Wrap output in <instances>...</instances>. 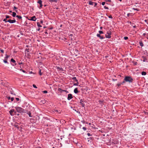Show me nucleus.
I'll list each match as a JSON object with an SVG mask.
<instances>
[{
  "mask_svg": "<svg viewBox=\"0 0 148 148\" xmlns=\"http://www.w3.org/2000/svg\"><path fill=\"white\" fill-rule=\"evenodd\" d=\"M15 108L16 109L17 112H18L21 113H26L27 112V110H26L21 107H16Z\"/></svg>",
  "mask_w": 148,
  "mask_h": 148,
  "instance_id": "1",
  "label": "nucleus"
},
{
  "mask_svg": "<svg viewBox=\"0 0 148 148\" xmlns=\"http://www.w3.org/2000/svg\"><path fill=\"white\" fill-rule=\"evenodd\" d=\"M111 32L110 31H108L106 34L105 35L106 37L107 38H111Z\"/></svg>",
  "mask_w": 148,
  "mask_h": 148,
  "instance_id": "2",
  "label": "nucleus"
},
{
  "mask_svg": "<svg viewBox=\"0 0 148 148\" xmlns=\"http://www.w3.org/2000/svg\"><path fill=\"white\" fill-rule=\"evenodd\" d=\"M130 24L131 26H130V29L131 28L132 29L134 30V29L136 27V25L133 23H132L131 22H130Z\"/></svg>",
  "mask_w": 148,
  "mask_h": 148,
  "instance_id": "3",
  "label": "nucleus"
},
{
  "mask_svg": "<svg viewBox=\"0 0 148 148\" xmlns=\"http://www.w3.org/2000/svg\"><path fill=\"white\" fill-rule=\"evenodd\" d=\"M37 3H39L40 5L39 7H38H38L40 9H41L42 6V1L41 0H39L37 2Z\"/></svg>",
  "mask_w": 148,
  "mask_h": 148,
  "instance_id": "4",
  "label": "nucleus"
},
{
  "mask_svg": "<svg viewBox=\"0 0 148 148\" xmlns=\"http://www.w3.org/2000/svg\"><path fill=\"white\" fill-rule=\"evenodd\" d=\"M80 103L82 107H84L85 105L84 103V101L83 99H81L80 100Z\"/></svg>",
  "mask_w": 148,
  "mask_h": 148,
  "instance_id": "5",
  "label": "nucleus"
},
{
  "mask_svg": "<svg viewBox=\"0 0 148 148\" xmlns=\"http://www.w3.org/2000/svg\"><path fill=\"white\" fill-rule=\"evenodd\" d=\"M11 62L12 63L14 64H12V63H11V64L12 65L14 66L16 64V61L13 58H12L11 59Z\"/></svg>",
  "mask_w": 148,
  "mask_h": 148,
  "instance_id": "6",
  "label": "nucleus"
},
{
  "mask_svg": "<svg viewBox=\"0 0 148 148\" xmlns=\"http://www.w3.org/2000/svg\"><path fill=\"white\" fill-rule=\"evenodd\" d=\"M73 98L72 95L71 94H69L68 95L67 99L69 100Z\"/></svg>",
  "mask_w": 148,
  "mask_h": 148,
  "instance_id": "7",
  "label": "nucleus"
},
{
  "mask_svg": "<svg viewBox=\"0 0 148 148\" xmlns=\"http://www.w3.org/2000/svg\"><path fill=\"white\" fill-rule=\"evenodd\" d=\"M97 36L99 38L101 39H103L104 38V37L103 36H101L100 34H97Z\"/></svg>",
  "mask_w": 148,
  "mask_h": 148,
  "instance_id": "8",
  "label": "nucleus"
},
{
  "mask_svg": "<svg viewBox=\"0 0 148 148\" xmlns=\"http://www.w3.org/2000/svg\"><path fill=\"white\" fill-rule=\"evenodd\" d=\"M36 20V16H33L32 17H31V18L30 19H29V20L30 21H35Z\"/></svg>",
  "mask_w": 148,
  "mask_h": 148,
  "instance_id": "9",
  "label": "nucleus"
},
{
  "mask_svg": "<svg viewBox=\"0 0 148 148\" xmlns=\"http://www.w3.org/2000/svg\"><path fill=\"white\" fill-rule=\"evenodd\" d=\"M7 21L10 23H13L16 22V21L15 20H12L11 19H9Z\"/></svg>",
  "mask_w": 148,
  "mask_h": 148,
  "instance_id": "10",
  "label": "nucleus"
},
{
  "mask_svg": "<svg viewBox=\"0 0 148 148\" xmlns=\"http://www.w3.org/2000/svg\"><path fill=\"white\" fill-rule=\"evenodd\" d=\"M124 82H130V76H126L124 78Z\"/></svg>",
  "mask_w": 148,
  "mask_h": 148,
  "instance_id": "11",
  "label": "nucleus"
},
{
  "mask_svg": "<svg viewBox=\"0 0 148 148\" xmlns=\"http://www.w3.org/2000/svg\"><path fill=\"white\" fill-rule=\"evenodd\" d=\"M14 112V110L13 109H11L10 111L9 112L10 114L12 115L13 116L14 115V114L13 113Z\"/></svg>",
  "mask_w": 148,
  "mask_h": 148,
  "instance_id": "12",
  "label": "nucleus"
},
{
  "mask_svg": "<svg viewBox=\"0 0 148 148\" xmlns=\"http://www.w3.org/2000/svg\"><path fill=\"white\" fill-rule=\"evenodd\" d=\"M74 92L75 94H77L78 92L79 91L78 90L77 88H76L74 89Z\"/></svg>",
  "mask_w": 148,
  "mask_h": 148,
  "instance_id": "13",
  "label": "nucleus"
},
{
  "mask_svg": "<svg viewBox=\"0 0 148 148\" xmlns=\"http://www.w3.org/2000/svg\"><path fill=\"white\" fill-rule=\"evenodd\" d=\"M56 69H57L60 70L61 71H63V70L62 68L58 66L56 67Z\"/></svg>",
  "mask_w": 148,
  "mask_h": 148,
  "instance_id": "14",
  "label": "nucleus"
},
{
  "mask_svg": "<svg viewBox=\"0 0 148 148\" xmlns=\"http://www.w3.org/2000/svg\"><path fill=\"white\" fill-rule=\"evenodd\" d=\"M58 0H49V1L51 3H57L58 2Z\"/></svg>",
  "mask_w": 148,
  "mask_h": 148,
  "instance_id": "15",
  "label": "nucleus"
},
{
  "mask_svg": "<svg viewBox=\"0 0 148 148\" xmlns=\"http://www.w3.org/2000/svg\"><path fill=\"white\" fill-rule=\"evenodd\" d=\"M58 90L60 92H62V91H63L66 92H68V91H67L66 90H63L62 89H61L60 88H59L58 89Z\"/></svg>",
  "mask_w": 148,
  "mask_h": 148,
  "instance_id": "16",
  "label": "nucleus"
},
{
  "mask_svg": "<svg viewBox=\"0 0 148 148\" xmlns=\"http://www.w3.org/2000/svg\"><path fill=\"white\" fill-rule=\"evenodd\" d=\"M94 2L92 1H89V4L90 5H94Z\"/></svg>",
  "mask_w": 148,
  "mask_h": 148,
  "instance_id": "17",
  "label": "nucleus"
},
{
  "mask_svg": "<svg viewBox=\"0 0 148 148\" xmlns=\"http://www.w3.org/2000/svg\"><path fill=\"white\" fill-rule=\"evenodd\" d=\"M99 104L102 106V103L103 102V101L100 100H99Z\"/></svg>",
  "mask_w": 148,
  "mask_h": 148,
  "instance_id": "18",
  "label": "nucleus"
},
{
  "mask_svg": "<svg viewBox=\"0 0 148 148\" xmlns=\"http://www.w3.org/2000/svg\"><path fill=\"white\" fill-rule=\"evenodd\" d=\"M27 113L29 115V117H32V116L31 115V113L30 112H29Z\"/></svg>",
  "mask_w": 148,
  "mask_h": 148,
  "instance_id": "19",
  "label": "nucleus"
},
{
  "mask_svg": "<svg viewBox=\"0 0 148 148\" xmlns=\"http://www.w3.org/2000/svg\"><path fill=\"white\" fill-rule=\"evenodd\" d=\"M16 17L19 19H21L22 18V17L21 16L19 15H17L16 16Z\"/></svg>",
  "mask_w": 148,
  "mask_h": 148,
  "instance_id": "20",
  "label": "nucleus"
},
{
  "mask_svg": "<svg viewBox=\"0 0 148 148\" xmlns=\"http://www.w3.org/2000/svg\"><path fill=\"white\" fill-rule=\"evenodd\" d=\"M16 15V14L15 12H12V16L13 17H15Z\"/></svg>",
  "mask_w": 148,
  "mask_h": 148,
  "instance_id": "21",
  "label": "nucleus"
},
{
  "mask_svg": "<svg viewBox=\"0 0 148 148\" xmlns=\"http://www.w3.org/2000/svg\"><path fill=\"white\" fill-rule=\"evenodd\" d=\"M125 83V82L124 81H123V82H122V83H119L118 84H117V86H120L121 84H123L124 83Z\"/></svg>",
  "mask_w": 148,
  "mask_h": 148,
  "instance_id": "22",
  "label": "nucleus"
},
{
  "mask_svg": "<svg viewBox=\"0 0 148 148\" xmlns=\"http://www.w3.org/2000/svg\"><path fill=\"white\" fill-rule=\"evenodd\" d=\"M3 62H4V63L8 64V62L7 61L6 59H4L3 60Z\"/></svg>",
  "mask_w": 148,
  "mask_h": 148,
  "instance_id": "23",
  "label": "nucleus"
},
{
  "mask_svg": "<svg viewBox=\"0 0 148 148\" xmlns=\"http://www.w3.org/2000/svg\"><path fill=\"white\" fill-rule=\"evenodd\" d=\"M141 74L142 75H145L146 74V72L143 71L142 72Z\"/></svg>",
  "mask_w": 148,
  "mask_h": 148,
  "instance_id": "24",
  "label": "nucleus"
},
{
  "mask_svg": "<svg viewBox=\"0 0 148 148\" xmlns=\"http://www.w3.org/2000/svg\"><path fill=\"white\" fill-rule=\"evenodd\" d=\"M37 26L38 27H42V26L40 25V23L39 22L37 23Z\"/></svg>",
  "mask_w": 148,
  "mask_h": 148,
  "instance_id": "25",
  "label": "nucleus"
},
{
  "mask_svg": "<svg viewBox=\"0 0 148 148\" xmlns=\"http://www.w3.org/2000/svg\"><path fill=\"white\" fill-rule=\"evenodd\" d=\"M5 55L6 56L5 57L4 59L7 60L9 57V56L7 55L6 54Z\"/></svg>",
  "mask_w": 148,
  "mask_h": 148,
  "instance_id": "26",
  "label": "nucleus"
},
{
  "mask_svg": "<svg viewBox=\"0 0 148 148\" xmlns=\"http://www.w3.org/2000/svg\"><path fill=\"white\" fill-rule=\"evenodd\" d=\"M99 34H100V35L103 34V32L102 31H99Z\"/></svg>",
  "mask_w": 148,
  "mask_h": 148,
  "instance_id": "27",
  "label": "nucleus"
},
{
  "mask_svg": "<svg viewBox=\"0 0 148 148\" xmlns=\"http://www.w3.org/2000/svg\"><path fill=\"white\" fill-rule=\"evenodd\" d=\"M14 9L15 10V11L16 12H17V7H16L15 6H14Z\"/></svg>",
  "mask_w": 148,
  "mask_h": 148,
  "instance_id": "28",
  "label": "nucleus"
},
{
  "mask_svg": "<svg viewBox=\"0 0 148 148\" xmlns=\"http://www.w3.org/2000/svg\"><path fill=\"white\" fill-rule=\"evenodd\" d=\"M41 69H40L39 71V74L40 75H42V73H41Z\"/></svg>",
  "mask_w": 148,
  "mask_h": 148,
  "instance_id": "29",
  "label": "nucleus"
},
{
  "mask_svg": "<svg viewBox=\"0 0 148 148\" xmlns=\"http://www.w3.org/2000/svg\"><path fill=\"white\" fill-rule=\"evenodd\" d=\"M140 45L141 47H143V43L142 42H140Z\"/></svg>",
  "mask_w": 148,
  "mask_h": 148,
  "instance_id": "30",
  "label": "nucleus"
},
{
  "mask_svg": "<svg viewBox=\"0 0 148 148\" xmlns=\"http://www.w3.org/2000/svg\"><path fill=\"white\" fill-rule=\"evenodd\" d=\"M29 49H26L25 50V51L26 52H29Z\"/></svg>",
  "mask_w": 148,
  "mask_h": 148,
  "instance_id": "31",
  "label": "nucleus"
},
{
  "mask_svg": "<svg viewBox=\"0 0 148 148\" xmlns=\"http://www.w3.org/2000/svg\"><path fill=\"white\" fill-rule=\"evenodd\" d=\"M79 84L78 82V83H74V85L75 86H77L78 85V84Z\"/></svg>",
  "mask_w": 148,
  "mask_h": 148,
  "instance_id": "32",
  "label": "nucleus"
},
{
  "mask_svg": "<svg viewBox=\"0 0 148 148\" xmlns=\"http://www.w3.org/2000/svg\"><path fill=\"white\" fill-rule=\"evenodd\" d=\"M0 51L2 53H4V51L2 49H0Z\"/></svg>",
  "mask_w": 148,
  "mask_h": 148,
  "instance_id": "33",
  "label": "nucleus"
},
{
  "mask_svg": "<svg viewBox=\"0 0 148 148\" xmlns=\"http://www.w3.org/2000/svg\"><path fill=\"white\" fill-rule=\"evenodd\" d=\"M82 129L84 131H86L87 130L86 128L85 127H83Z\"/></svg>",
  "mask_w": 148,
  "mask_h": 148,
  "instance_id": "34",
  "label": "nucleus"
},
{
  "mask_svg": "<svg viewBox=\"0 0 148 148\" xmlns=\"http://www.w3.org/2000/svg\"><path fill=\"white\" fill-rule=\"evenodd\" d=\"M7 19L6 18H5L3 20V21H4L5 23H6L7 22H8L6 20Z\"/></svg>",
  "mask_w": 148,
  "mask_h": 148,
  "instance_id": "35",
  "label": "nucleus"
},
{
  "mask_svg": "<svg viewBox=\"0 0 148 148\" xmlns=\"http://www.w3.org/2000/svg\"><path fill=\"white\" fill-rule=\"evenodd\" d=\"M10 93L11 94L14 95H15V94L14 93V92H13V91H10Z\"/></svg>",
  "mask_w": 148,
  "mask_h": 148,
  "instance_id": "36",
  "label": "nucleus"
},
{
  "mask_svg": "<svg viewBox=\"0 0 148 148\" xmlns=\"http://www.w3.org/2000/svg\"><path fill=\"white\" fill-rule=\"evenodd\" d=\"M43 93H47V90H44L42 91Z\"/></svg>",
  "mask_w": 148,
  "mask_h": 148,
  "instance_id": "37",
  "label": "nucleus"
},
{
  "mask_svg": "<svg viewBox=\"0 0 148 148\" xmlns=\"http://www.w3.org/2000/svg\"><path fill=\"white\" fill-rule=\"evenodd\" d=\"M104 8L105 9H109L106 6H104Z\"/></svg>",
  "mask_w": 148,
  "mask_h": 148,
  "instance_id": "38",
  "label": "nucleus"
},
{
  "mask_svg": "<svg viewBox=\"0 0 148 148\" xmlns=\"http://www.w3.org/2000/svg\"><path fill=\"white\" fill-rule=\"evenodd\" d=\"M33 87L35 88H37V87H36V86L35 84H33Z\"/></svg>",
  "mask_w": 148,
  "mask_h": 148,
  "instance_id": "39",
  "label": "nucleus"
},
{
  "mask_svg": "<svg viewBox=\"0 0 148 148\" xmlns=\"http://www.w3.org/2000/svg\"><path fill=\"white\" fill-rule=\"evenodd\" d=\"M134 135V136H136L137 135V134L136 133V132H135V133H132V134H131V135Z\"/></svg>",
  "mask_w": 148,
  "mask_h": 148,
  "instance_id": "40",
  "label": "nucleus"
},
{
  "mask_svg": "<svg viewBox=\"0 0 148 148\" xmlns=\"http://www.w3.org/2000/svg\"><path fill=\"white\" fill-rule=\"evenodd\" d=\"M106 3L105 2H103L101 4L103 5H104Z\"/></svg>",
  "mask_w": 148,
  "mask_h": 148,
  "instance_id": "41",
  "label": "nucleus"
},
{
  "mask_svg": "<svg viewBox=\"0 0 148 148\" xmlns=\"http://www.w3.org/2000/svg\"><path fill=\"white\" fill-rule=\"evenodd\" d=\"M124 39L125 40H126L128 39V37H124Z\"/></svg>",
  "mask_w": 148,
  "mask_h": 148,
  "instance_id": "42",
  "label": "nucleus"
},
{
  "mask_svg": "<svg viewBox=\"0 0 148 148\" xmlns=\"http://www.w3.org/2000/svg\"><path fill=\"white\" fill-rule=\"evenodd\" d=\"M94 6L95 7V6H96L97 5V3H95V2H94Z\"/></svg>",
  "mask_w": 148,
  "mask_h": 148,
  "instance_id": "43",
  "label": "nucleus"
},
{
  "mask_svg": "<svg viewBox=\"0 0 148 148\" xmlns=\"http://www.w3.org/2000/svg\"><path fill=\"white\" fill-rule=\"evenodd\" d=\"M10 18V16L8 15H6V18Z\"/></svg>",
  "mask_w": 148,
  "mask_h": 148,
  "instance_id": "44",
  "label": "nucleus"
},
{
  "mask_svg": "<svg viewBox=\"0 0 148 148\" xmlns=\"http://www.w3.org/2000/svg\"><path fill=\"white\" fill-rule=\"evenodd\" d=\"M33 148H42V147L40 146H38L36 147H34Z\"/></svg>",
  "mask_w": 148,
  "mask_h": 148,
  "instance_id": "45",
  "label": "nucleus"
},
{
  "mask_svg": "<svg viewBox=\"0 0 148 148\" xmlns=\"http://www.w3.org/2000/svg\"><path fill=\"white\" fill-rule=\"evenodd\" d=\"M15 127H17V128H18V125H14Z\"/></svg>",
  "mask_w": 148,
  "mask_h": 148,
  "instance_id": "46",
  "label": "nucleus"
},
{
  "mask_svg": "<svg viewBox=\"0 0 148 148\" xmlns=\"http://www.w3.org/2000/svg\"><path fill=\"white\" fill-rule=\"evenodd\" d=\"M76 79V78L75 77H73L72 78V79L73 80H75Z\"/></svg>",
  "mask_w": 148,
  "mask_h": 148,
  "instance_id": "47",
  "label": "nucleus"
},
{
  "mask_svg": "<svg viewBox=\"0 0 148 148\" xmlns=\"http://www.w3.org/2000/svg\"><path fill=\"white\" fill-rule=\"evenodd\" d=\"M15 99L17 101H18L20 100L18 98H16Z\"/></svg>",
  "mask_w": 148,
  "mask_h": 148,
  "instance_id": "48",
  "label": "nucleus"
},
{
  "mask_svg": "<svg viewBox=\"0 0 148 148\" xmlns=\"http://www.w3.org/2000/svg\"><path fill=\"white\" fill-rule=\"evenodd\" d=\"M143 35L144 36H145L146 37V36L147 35V34H146L145 33H144L143 34Z\"/></svg>",
  "mask_w": 148,
  "mask_h": 148,
  "instance_id": "49",
  "label": "nucleus"
},
{
  "mask_svg": "<svg viewBox=\"0 0 148 148\" xmlns=\"http://www.w3.org/2000/svg\"><path fill=\"white\" fill-rule=\"evenodd\" d=\"M14 97H12L11 98V101H13L14 100Z\"/></svg>",
  "mask_w": 148,
  "mask_h": 148,
  "instance_id": "50",
  "label": "nucleus"
},
{
  "mask_svg": "<svg viewBox=\"0 0 148 148\" xmlns=\"http://www.w3.org/2000/svg\"><path fill=\"white\" fill-rule=\"evenodd\" d=\"M108 17L110 18H112V17L111 15H110L108 16Z\"/></svg>",
  "mask_w": 148,
  "mask_h": 148,
  "instance_id": "51",
  "label": "nucleus"
},
{
  "mask_svg": "<svg viewBox=\"0 0 148 148\" xmlns=\"http://www.w3.org/2000/svg\"><path fill=\"white\" fill-rule=\"evenodd\" d=\"M133 80V79L132 78H131L130 77V82H132V81Z\"/></svg>",
  "mask_w": 148,
  "mask_h": 148,
  "instance_id": "52",
  "label": "nucleus"
},
{
  "mask_svg": "<svg viewBox=\"0 0 148 148\" xmlns=\"http://www.w3.org/2000/svg\"><path fill=\"white\" fill-rule=\"evenodd\" d=\"M87 135L88 136H90L91 135L90 134V133H88L87 134Z\"/></svg>",
  "mask_w": 148,
  "mask_h": 148,
  "instance_id": "53",
  "label": "nucleus"
},
{
  "mask_svg": "<svg viewBox=\"0 0 148 148\" xmlns=\"http://www.w3.org/2000/svg\"><path fill=\"white\" fill-rule=\"evenodd\" d=\"M45 34H46L45 35L47 36V35L48 34V33L47 32H45Z\"/></svg>",
  "mask_w": 148,
  "mask_h": 148,
  "instance_id": "54",
  "label": "nucleus"
},
{
  "mask_svg": "<svg viewBox=\"0 0 148 148\" xmlns=\"http://www.w3.org/2000/svg\"><path fill=\"white\" fill-rule=\"evenodd\" d=\"M8 100H10V99H11V98L10 97H8Z\"/></svg>",
  "mask_w": 148,
  "mask_h": 148,
  "instance_id": "55",
  "label": "nucleus"
},
{
  "mask_svg": "<svg viewBox=\"0 0 148 148\" xmlns=\"http://www.w3.org/2000/svg\"><path fill=\"white\" fill-rule=\"evenodd\" d=\"M22 71L24 73H26V71H24V70H22Z\"/></svg>",
  "mask_w": 148,
  "mask_h": 148,
  "instance_id": "56",
  "label": "nucleus"
},
{
  "mask_svg": "<svg viewBox=\"0 0 148 148\" xmlns=\"http://www.w3.org/2000/svg\"><path fill=\"white\" fill-rule=\"evenodd\" d=\"M75 81L77 83H78V80L76 79L75 80Z\"/></svg>",
  "mask_w": 148,
  "mask_h": 148,
  "instance_id": "57",
  "label": "nucleus"
},
{
  "mask_svg": "<svg viewBox=\"0 0 148 148\" xmlns=\"http://www.w3.org/2000/svg\"><path fill=\"white\" fill-rule=\"evenodd\" d=\"M148 39V34H147V35L146 37Z\"/></svg>",
  "mask_w": 148,
  "mask_h": 148,
  "instance_id": "58",
  "label": "nucleus"
},
{
  "mask_svg": "<svg viewBox=\"0 0 148 148\" xmlns=\"http://www.w3.org/2000/svg\"><path fill=\"white\" fill-rule=\"evenodd\" d=\"M14 114H16V111H15L14 110Z\"/></svg>",
  "mask_w": 148,
  "mask_h": 148,
  "instance_id": "59",
  "label": "nucleus"
},
{
  "mask_svg": "<svg viewBox=\"0 0 148 148\" xmlns=\"http://www.w3.org/2000/svg\"><path fill=\"white\" fill-rule=\"evenodd\" d=\"M22 64V62H19V63H18V64H19V65H21V64Z\"/></svg>",
  "mask_w": 148,
  "mask_h": 148,
  "instance_id": "60",
  "label": "nucleus"
},
{
  "mask_svg": "<svg viewBox=\"0 0 148 148\" xmlns=\"http://www.w3.org/2000/svg\"><path fill=\"white\" fill-rule=\"evenodd\" d=\"M102 28H103V27H100V29H102Z\"/></svg>",
  "mask_w": 148,
  "mask_h": 148,
  "instance_id": "61",
  "label": "nucleus"
},
{
  "mask_svg": "<svg viewBox=\"0 0 148 148\" xmlns=\"http://www.w3.org/2000/svg\"><path fill=\"white\" fill-rule=\"evenodd\" d=\"M127 15V16H129L130 15V13H128Z\"/></svg>",
  "mask_w": 148,
  "mask_h": 148,
  "instance_id": "62",
  "label": "nucleus"
},
{
  "mask_svg": "<svg viewBox=\"0 0 148 148\" xmlns=\"http://www.w3.org/2000/svg\"><path fill=\"white\" fill-rule=\"evenodd\" d=\"M107 1H108V2H110V1H111V0H108Z\"/></svg>",
  "mask_w": 148,
  "mask_h": 148,
  "instance_id": "63",
  "label": "nucleus"
},
{
  "mask_svg": "<svg viewBox=\"0 0 148 148\" xmlns=\"http://www.w3.org/2000/svg\"><path fill=\"white\" fill-rule=\"evenodd\" d=\"M73 36V34H71L70 35V36Z\"/></svg>",
  "mask_w": 148,
  "mask_h": 148,
  "instance_id": "64",
  "label": "nucleus"
}]
</instances>
